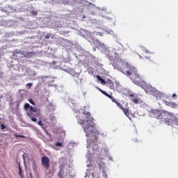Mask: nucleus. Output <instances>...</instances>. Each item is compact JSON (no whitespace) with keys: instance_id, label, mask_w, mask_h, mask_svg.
Wrapping results in <instances>:
<instances>
[{"instance_id":"obj_11","label":"nucleus","mask_w":178,"mask_h":178,"mask_svg":"<svg viewBox=\"0 0 178 178\" xmlns=\"http://www.w3.org/2000/svg\"><path fill=\"white\" fill-rule=\"evenodd\" d=\"M49 3L51 5H55L56 3H59V0H49Z\"/></svg>"},{"instance_id":"obj_21","label":"nucleus","mask_w":178,"mask_h":178,"mask_svg":"<svg viewBox=\"0 0 178 178\" xmlns=\"http://www.w3.org/2000/svg\"><path fill=\"white\" fill-rule=\"evenodd\" d=\"M32 86H33V83H31L26 84V87H29V88H31Z\"/></svg>"},{"instance_id":"obj_14","label":"nucleus","mask_w":178,"mask_h":178,"mask_svg":"<svg viewBox=\"0 0 178 178\" xmlns=\"http://www.w3.org/2000/svg\"><path fill=\"white\" fill-rule=\"evenodd\" d=\"M15 137H16V138H26V136H23V135H15Z\"/></svg>"},{"instance_id":"obj_19","label":"nucleus","mask_w":178,"mask_h":178,"mask_svg":"<svg viewBox=\"0 0 178 178\" xmlns=\"http://www.w3.org/2000/svg\"><path fill=\"white\" fill-rule=\"evenodd\" d=\"M165 105H167L168 106H171V105H172V103L168 102V101H165Z\"/></svg>"},{"instance_id":"obj_22","label":"nucleus","mask_w":178,"mask_h":178,"mask_svg":"<svg viewBox=\"0 0 178 178\" xmlns=\"http://www.w3.org/2000/svg\"><path fill=\"white\" fill-rule=\"evenodd\" d=\"M29 102L31 104V105H35V103L31 99H29Z\"/></svg>"},{"instance_id":"obj_3","label":"nucleus","mask_w":178,"mask_h":178,"mask_svg":"<svg viewBox=\"0 0 178 178\" xmlns=\"http://www.w3.org/2000/svg\"><path fill=\"white\" fill-rule=\"evenodd\" d=\"M156 119L163 120V122L164 121L169 124L173 120V113L168 111H161L157 115Z\"/></svg>"},{"instance_id":"obj_27","label":"nucleus","mask_w":178,"mask_h":178,"mask_svg":"<svg viewBox=\"0 0 178 178\" xmlns=\"http://www.w3.org/2000/svg\"><path fill=\"white\" fill-rule=\"evenodd\" d=\"M103 173H104V175H106V172H103Z\"/></svg>"},{"instance_id":"obj_5","label":"nucleus","mask_w":178,"mask_h":178,"mask_svg":"<svg viewBox=\"0 0 178 178\" xmlns=\"http://www.w3.org/2000/svg\"><path fill=\"white\" fill-rule=\"evenodd\" d=\"M41 162H42V166L44 169H49L50 164H49V158H48V156H44L42 157Z\"/></svg>"},{"instance_id":"obj_9","label":"nucleus","mask_w":178,"mask_h":178,"mask_svg":"<svg viewBox=\"0 0 178 178\" xmlns=\"http://www.w3.org/2000/svg\"><path fill=\"white\" fill-rule=\"evenodd\" d=\"M65 172L63 171V169L60 168L59 171L57 173V176L58 178H63V175Z\"/></svg>"},{"instance_id":"obj_18","label":"nucleus","mask_w":178,"mask_h":178,"mask_svg":"<svg viewBox=\"0 0 178 178\" xmlns=\"http://www.w3.org/2000/svg\"><path fill=\"white\" fill-rule=\"evenodd\" d=\"M19 175L21 177H23V175H22V167H20V165H19Z\"/></svg>"},{"instance_id":"obj_8","label":"nucleus","mask_w":178,"mask_h":178,"mask_svg":"<svg viewBox=\"0 0 178 178\" xmlns=\"http://www.w3.org/2000/svg\"><path fill=\"white\" fill-rule=\"evenodd\" d=\"M130 100L134 102V104H138V99L134 97V95H129Z\"/></svg>"},{"instance_id":"obj_15","label":"nucleus","mask_w":178,"mask_h":178,"mask_svg":"<svg viewBox=\"0 0 178 178\" xmlns=\"http://www.w3.org/2000/svg\"><path fill=\"white\" fill-rule=\"evenodd\" d=\"M63 144H62V143H59V142H57L56 143V147H63Z\"/></svg>"},{"instance_id":"obj_24","label":"nucleus","mask_w":178,"mask_h":178,"mask_svg":"<svg viewBox=\"0 0 178 178\" xmlns=\"http://www.w3.org/2000/svg\"><path fill=\"white\" fill-rule=\"evenodd\" d=\"M145 52L146 53V54H151V52L149 51V50H148V49H145Z\"/></svg>"},{"instance_id":"obj_26","label":"nucleus","mask_w":178,"mask_h":178,"mask_svg":"<svg viewBox=\"0 0 178 178\" xmlns=\"http://www.w3.org/2000/svg\"><path fill=\"white\" fill-rule=\"evenodd\" d=\"M175 97H176V94H172V98H175Z\"/></svg>"},{"instance_id":"obj_6","label":"nucleus","mask_w":178,"mask_h":178,"mask_svg":"<svg viewBox=\"0 0 178 178\" xmlns=\"http://www.w3.org/2000/svg\"><path fill=\"white\" fill-rule=\"evenodd\" d=\"M115 104H116L117 106H118V108H120V109H122V111L124 112V115H127V118H129V115H130V113L129 111V107L127 108H124L123 107V106L122 105V104H120L119 102L116 101V99H115Z\"/></svg>"},{"instance_id":"obj_10","label":"nucleus","mask_w":178,"mask_h":178,"mask_svg":"<svg viewBox=\"0 0 178 178\" xmlns=\"http://www.w3.org/2000/svg\"><path fill=\"white\" fill-rule=\"evenodd\" d=\"M97 79L99 80V81H101L102 84H105V80H104V79H102L99 75L97 76Z\"/></svg>"},{"instance_id":"obj_20","label":"nucleus","mask_w":178,"mask_h":178,"mask_svg":"<svg viewBox=\"0 0 178 178\" xmlns=\"http://www.w3.org/2000/svg\"><path fill=\"white\" fill-rule=\"evenodd\" d=\"M44 38H46V40H49V38H51V35L48 34V35H46L44 36Z\"/></svg>"},{"instance_id":"obj_12","label":"nucleus","mask_w":178,"mask_h":178,"mask_svg":"<svg viewBox=\"0 0 178 178\" xmlns=\"http://www.w3.org/2000/svg\"><path fill=\"white\" fill-rule=\"evenodd\" d=\"M31 14L33 15V16H37L38 15V12L35 11V10H32Z\"/></svg>"},{"instance_id":"obj_7","label":"nucleus","mask_w":178,"mask_h":178,"mask_svg":"<svg viewBox=\"0 0 178 178\" xmlns=\"http://www.w3.org/2000/svg\"><path fill=\"white\" fill-rule=\"evenodd\" d=\"M99 91H100V92H102V94H103L104 95H105L106 97H107L108 98L111 99L112 102H115V98L113 97L112 95L108 94V92H106L104 90H102V89H101V88H99Z\"/></svg>"},{"instance_id":"obj_13","label":"nucleus","mask_w":178,"mask_h":178,"mask_svg":"<svg viewBox=\"0 0 178 178\" xmlns=\"http://www.w3.org/2000/svg\"><path fill=\"white\" fill-rule=\"evenodd\" d=\"M171 108H174V109H175L176 108H177V104H176V103H171Z\"/></svg>"},{"instance_id":"obj_28","label":"nucleus","mask_w":178,"mask_h":178,"mask_svg":"<svg viewBox=\"0 0 178 178\" xmlns=\"http://www.w3.org/2000/svg\"><path fill=\"white\" fill-rule=\"evenodd\" d=\"M74 1H77V0H74Z\"/></svg>"},{"instance_id":"obj_2","label":"nucleus","mask_w":178,"mask_h":178,"mask_svg":"<svg viewBox=\"0 0 178 178\" xmlns=\"http://www.w3.org/2000/svg\"><path fill=\"white\" fill-rule=\"evenodd\" d=\"M118 69L121 72V73L127 74L128 77H130L131 80H132L133 83L136 84V86H141L144 82L143 81V78H141V76H140L137 73V70H136V68L129 65H125L122 68Z\"/></svg>"},{"instance_id":"obj_1","label":"nucleus","mask_w":178,"mask_h":178,"mask_svg":"<svg viewBox=\"0 0 178 178\" xmlns=\"http://www.w3.org/2000/svg\"><path fill=\"white\" fill-rule=\"evenodd\" d=\"M82 118L78 119V122L83 126L86 137H92L95 134L94 131V118L91 117L90 112H83Z\"/></svg>"},{"instance_id":"obj_17","label":"nucleus","mask_w":178,"mask_h":178,"mask_svg":"<svg viewBox=\"0 0 178 178\" xmlns=\"http://www.w3.org/2000/svg\"><path fill=\"white\" fill-rule=\"evenodd\" d=\"M0 126H1V130H5V129H6V126L3 124H1Z\"/></svg>"},{"instance_id":"obj_16","label":"nucleus","mask_w":178,"mask_h":178,"mask_svg":"<svg viewBox=\"0 0 178 178\" xmlns=\"http://www.w3.org/2000/svg\"><path fill=\"white\" fill-rule=\"evenodd\" d=\"M33 115H32L31 118V120H32V122H37V118H35V117H33Z\"/></svg>"},{"instance_id":"obj_25","label":"nucleus","mask_w":178,"mask_h":178,"mask_svg":"<svg viewBox=\"0 0 178 178\" xmlns=\"http://www.w3.org/2000/svg\"><path fill=\"white\" fill-rule=\"evenodd\" d=\"M95 42L96 44H99V40H98L96 39V40H95Z\"/></svg>"},{"instance_id":"obj_23","label":"nucleus","mask_w":178,"mask_h":178,"mask_svg":"<svg viewBox=\"0 0 178 178\" xmlns=\"http://www.w3.org/2000/svg\"><path fill=\"white\" fill-rule=\"evenodd\" d=\"M38 124H39V126H44V124H42V121H38Z\"/></svg>"},{"instance_id":"obj_4","label":"nucleus","mask_w":178,"mask_h":178,"mask_svg":"<svg viewBox=\"0 0 178 178\" xmlns=\"http://www.w3.org/2000/svg\"><path fill=\"white\" fill-rule=\"evenodd\" d=\"M29 108V111L27 112V115L29 116V118H31V116H34V113H36L35 115V116H36V118H38V110H37V108L30 106L29 104V103H26L24 104V109L26 111H28Z\"/></svg>"}]
</instances>
